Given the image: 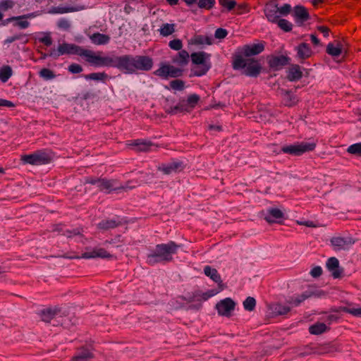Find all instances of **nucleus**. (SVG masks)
<instances>
[{"label": "nucleus", "instance_id": "nucleus-1", "mask_svg": "<svg viewBox=\"0 0 361 361\" xmlns=\"http://www.w3.org/2000/svg\"><path fill=\"white\" fill-rule=\"evenodd\" d=\"M180 245L174 241H169L167 243L158 244L154 250L147 256V262L150 265L158 263H166L173 259V256L178 252Z\"/></svg>", "mask_w": 361, "mask_h": 361}, {"label": "nucleus", "instance_id": "nucleus-2", "mask_svg": "<svg viewBox=\"0 0 361 361\" xmlns=\"http://www.w3.org/2000/svg\"><path fill=\"white\" fill-rule=\"evenodd\" d=\"M192 63L196 66L192 68V74L195 76L201 77L204 75L211 68V54L204 51L192 53Z\"/></svg>", "mask_w": 361, "mask_h": 361}, {"label": "nucleus", "instance_id": "nucleus-3", "mask_svg": "<svg viewBox=\"0 0 361 361\" xmlns=\"http://www.w3.org/2000/svg\"><path fill=\"white\" fill-rule=\"evenodd\" d=\"M235 70L243 69V73L250 77H257L261 72L262 66L258 61L252 59L236 57L233 63Z\"/></svg>", "mask_w": 361, "mask_h": 361}, {"label": "nucleus", "instance_id": "nucleus-4", "mask_svg": "<svg viewBox=\"0 0 361 361\" xmlns=\"http://www.w3.org/2000/svg\"><path fill=\"white\" fill-rule=\"evenodd\" d=\"M87 62L96 67H113L114 56H102L100 52L96 53L92 50L86 49L84 57Z\"/></svg>", "mask_w": 361, "mask_h": 361}, {"label": "nucleus", "instance_id": "nucleus-5", "mask_svg": "<svg viewBox=\"0 0 361 361\" xmlns=\"http://www.w3.org/2000/svg\"><path fill=\"white\" fill-rule=\"evenodd\" d=\"M316 145L314 142H298L292 145H283L279 152L292 156H300L305 152L313 151Z\"/></svg>", "mask_w": 361, "mask_h": 361}, {"label": "nucleus", "instance_id": "nucleus-6", "mask_svg": "<svg viewBox=\"0 0 361 361\" xmlns=\"http://www.w3.org/2000/svg\"><path fill=\"white\" fill-rule=\"evenodd\" d=\"M85 50V49H83L78 45L63 42L60 44L57 49H51L49 56L54 58H57L60 56L67 54L78 55L81 57H84Z\"/></svg>", "mask_w": 361, "mask_h": 361}, {"label": "nucleus", "instance_id": "nucleus-7", "mask_svg": "<svg viewBox=\"0 0 361 361\" xmlns=\"http://www.w3.org/2000/svg\"><path fill=\"white\" fill-rule=\"evenodd\" d=\"M53 159V154L50 151L40 150L33 154H25L22 157L24 163L32 165H42L49 163Z\"/></svg>", "mask_w": 361, "mask_h": 361}, {"label": "nucleus", "instance_id": "nucleus-8", "mask_svg": "<svg viewBox=\"0 0 361 361\" xmlns=\"http://www.w3.org/2000/svg\"><path fill=\"white\" fill-rule=\"evenodd\" d=\"M114 68H118L126 74H133V55L114 56Z\"/></svg>", "mask_w": 361, "mask_h": 361}, {"label": "nucleus", "instance_id": "nucleus-9", "mask_svg": "<svg viewBox=\"0 0 361 361\" xmlns=\"http://www.w3.org/2000/svg\"><path fill=\"white\" fill-rule=\"evenodd\" d=\"M87 183L95 185L99 190L106 193H110L118 188L116 181L114 180L90 178L87 180Z\"/></svg>", "mask_w": 361, "mask_h": 361}, {"label": "nucleus", "instance_id": "nucleus-10", "mask_svg": "<svg viewBox=\"0 0 361 361\" xmlns=\"http://www.w3.org/2000/svg\"><path fill=\"white\" fill-rule=\"evenodd\" d=\"M133 73L137 71H148L153 66L152 59L147 56H133Z\"/></svg>", "mask_w": 361, "mask_h": 361}, {"label": "nucleus", "instance_id": "nucleus-11", "mask_svg": "<svg viewBox=\"0 0 361 361\" xmlns=\"http://www.w3.org/2000/svg\"><path fill=\"white\" fill-rule=\"evenodd\" d=\"M154 73L159 77L166 79L169 77L176 78L180 76L182 71L171 65L161 64Z\"/></svg>", "mask_w": 361, "mask_h": 361}, {"label": "nucleus", "instance_id": "nucleus-12", "mask_svg": "<svg viewBox=\"0 0 361 361\" xmlns=\"http://www.w3.org/2000/svg\"><path fill=\"white\" fill-rule=\"evenodd\" d=\"M235 307V302L230 298L220 300L216 305V309L219 315L230 317Z\"/></svg>", "mask_w": 361, "mask_h": 361}, {"label": "nucleus", "instance_id": "nucleus-13", "mask_svg": "<svg viewBox=\"0 0 361 361\" xmlns=\"http://www.w3.org/2000/svg\"><path fill=\"white\" fill-rule=\"evenodd\" d=\"M293 17L298 25H302L310 19L307 10L303 6L298 5L293 8Z\"/></svg>", "mask_w": 361, "mask_h": 361}, {"label": "nucleus", "instance_id": "nucleus-14", "mask_svg": "<svg viewBox=\"0 0 361 361\" xmlns=\"http://www.w3.org/2000/svg\"><path fill=\"white\" fill-rule=\"evenodd\" d=\"M331 245L336 250H348L355 243L351 237H335L331 240Z\"/></svg>", "mask_w": 361, "mask_h": 361}, {"label": "nucleus", "instance_id": "nucleus-15", "mask_svg": "<svg viewBox=\"0 0 361 361\" xmlns=\"http://www.w3.org/2000/svg\"><path fill=\"white\" fill-rule=\"evenodd\" d=\"M83 9L80 6L59 5L51 7L47 13L49 14H64L79 11Z\"/></svg>", "mask_w": 361, "mask_h": 361}, {"label": "nucleus", "instance_id": "nucleus-16", "mask_svg": "<svg viewBox=\"0 0 361 361\" xmlns=\"http://www.w3.org/2000/svg\"><path fill=\"white\" fill-rule=\"evenodd\" d=\"M264 14L267 20L271 23H276L280 18L279 7L274 3H269L264 8Z\"/></svg>", "mask_w": 361, "mask_h": 361}, {"label": "nucleus", "instance_id": "nucleus-17", "mask_svg": "<svg viewBox=\"0 0 361 361\" xmlns=\"http://www.w3.org/2000/svg\"><path fill=\"white\" fill-rule=\"evenodd\" d=\"M284 214L281 210L277 208L267 209L264 214V219L269 223H279L282 221Z\"/></svg>", "mask_w": 361, "mask_h": 361}, {"label": "nucleus", "instance_id": "nucleus-18", "mask_svg": "<svg viewBox=\"0 0 361 361\" xmlns=\"http://www.w3.org/2000/svg\"><path fill=\"white\" fill-rule=\"evenodd\" d=\"M214 39L212 35H195L188 39L189 45L203 46L212 45Z\"/></svg>", "mask_w": 361, "mask_h": 361}, {"label": "nucleus", "instance_id": "nucleus-19", "mask_svg": "<svg viewBox=\"0 0 361 361\" xmlns=\"http://www.w3.org/2000/svg\"><path fill=\"white\" fill-rule=\"evenodd\" d=\"M264 45L263 43H255L245 45L243 47L242 53L245 56H251L260 54L264 51Z\"/></svg>", "mask_w": 361, "mask_h": 361}, {"label": "nucleus", "instance_id": "nucleus-20", "mask_svg": "<svg viewBox=\"0 0 361 361\" xmlns=\"http://www.w3.org/2000/svg\"><path fill=\"white\" fill-rule=\"evenodd\" d=\"M183 164L180 161H172L159 166V170L164 174H171L183 170Z\"/></svg>", "mask_w": 361, "mask_h": 361}, {"label": "nucleus", "instance_id": "nucleus-21", "mask_svg": "<svg viewBox=\"0 0 361 361\" xmlns=\"http://www.w3.org/2000/svg\"><path fill=\"white\" fill-rule=\"evenodd\" d=\"M326 267L331 272L334 278L336 279L341 276V271L339 270V262L336 257H330L326 262Z\"/></svg>", "mask_w": 361, "mask_h": 361}, {"label": "nucleus", "instance_id": "nucleus-22", "mask_svg": "<svg viewBox=\"0 0 361 361\" xmlns=\"http://www.w3.org/2000/svg\"><path fill=\"white\" fill-rule=\"evenodd\" d=\"M110 255L103 248H97L90 252L82 254V257L85 259H91L95 257L107 258Z\"/></svg>", "mask_w": 361, "mask_h": 361}, {"label": "nucleus", "instance_id": "nucleus-23", "mask_svg": "<svg viewBox=\"0 0 361 361\" xmlns=\"http://www.w3.org/2000/svg\"><path fill=\"white\" fill-rule=\"evenodd\" d=\"M297 56L300 59L309 58L312 55L310 47L306 43L299 44L296 48Z\"/></svg>", "mask_w": 361, "mask_h": 361}, {"label": "nucleus", "instance_id": "nucleus-24", "mask_svg": "<svg viewBox=\"0 0 361 361\" xmlns=\"http://www.w3.org/2000/svg\"><path fill=\"white\" fill-rule=\"evenodd\" d=\"M91 42L96 45H104L107 44L110 41V37L109 35L96 32L90 36Z\"/></svg>", "mask_w": 361, "mask_h": 361}, {"label": "nucleus", "instance_id": "nucleus-25", "mask_svg": "<svg viewBox=\"0 0 361 361\" xmlns=\"http://www.w3.org/2000/svg\"><path fill=\"white\" fill-rule=\"evenodd\" d=\"M288 63V58L284 56H273L269 60V65L271 68L279 69Z\"/></svg>", "mask_w": 361, "mask_h": 361}, {"label": "nucleus", "instance_id": "nucleus-26", "mask_svg": "<svg viewBox=\"0 0 361 361\" xmlns=\"http://www.w3.org/2000/svg\"><path fill=\"white\" fill-rule=\"evenodd\" d=\"M14 20L16 21V25L21 29H25L30 26V23L23 16L9 18L3 23V25H5L9 22Z\"/></svg>", "mask_w": 361, "mask_h": 361}, {"label": "nucleus", "instance_id": "nucleus-27", "mask_svg": "<svg viewBox=\"0 0 361 361\" xmlns=\"http://www.w3.org/2000/svg\"><path fill=\"white\" fill-rule=\"evenodd\" d=\"M13 74L12 68L8 65H4L0 67V81L6 83Z\"/></svg>", "mask_w": 361, "mask_h": 361}, {"label": "nucleus", "instance_id": "nucleus-28", "mask_svg": "<svg viewBox=\"0 0 361 361\" xmlns=\"http://www.w3.org/2000/svg\"><path fill=\"white\" fill-rule=\"evenodd\" d=\"M192 110L188 106L185 100L180 101L176 106L171 108V111H169L172 114H176L178 113H188L190 112Z\"/></svg>", "mask_w": 361, "mask_h": 361}, {"label": "nucleus", "instance_id": "nucleus-29", "mask_svg": "<svg viewBox=\"0 0 361 361\" xmlns=\"http://www.w3.org/2000/svg\"><path fill=\"white\" fill-rule=\"evenodd\" d=\"M326 52L333 57H338L343 52L342 46L338 43L337 44L329 43L326 47Z\"/></svg>", "mask_w": 361, "mask_h": 361}, {"label": "nucleus", "instance_id": "nucleus-30", "mask_svg": "<svg viewBox=\"0 0 361 361\" xmlns=\"http://www.w3.org/2000/svg\"><path fill=\"white\" fill-rule=\"evenodd\" d=\"M204 274L209 277L212 280H213L216 283H221V276L219 274L216 269L212 268L209 266H206L204 268Z\"/></svg>", "mask_w": 361, "mask_h": 361}, {"label": "nucleus", "instance_id": "nucleus-31", "mask_svg": "<svg viewBox=\"0 0 361 361\" xmlns=\"http://www.w3.org/2000/svg\"><path fill=\"white\" fill-rule=\"evenodd\" d=\"M288 78L290 81L298 80L302 77V72L299 66L291 67L288 72Z\"/></svg>", "mask_w": 361, "mask_h": 361}, {"label": "nucleus", "instance_id": "nucleus-32", "mask_svg": "<svg viewBox=\"0 0 361 361\" xmlns=\"http://www.w3.org/2000/svg\"><path fill=\"white\" fill-rule=\"evenodd\" d=\"M131 145L135 147L137 150L148 151L152 146V143L144 140H136L133 142Z\"/></svg>", "mask_w": 361, "mask_h": 361}, {"label": "nucleus", "instance_id": "nucleus-33", "mask_svg": "<svg viewBox=\"0 0 361 361\" xmlns=\"http://www.w3.org/2000/svg\"><path fill=\"white\" fill-rule=\"evenodd\" d=\"M92 357V354L90 350L84 349L78 352L74 357H73V361H87Z\"/></svg>", "mask_w": 361, "mask_h": 361}, {"label": "nucleus", "instance_id": "nucleus-34", "mask_svg": "<svg viewBox=\"0 0 361 361\" xmlns=\"http://www.w3.org/2000/svg\"><path fill=\"white\" fill-rule=\"evenodd\" d=\"M119 222L114 219H104L98 224V227L101 229H109L116 227Z\"/></svg>", "mask_w": 361, "mask_h": 361}, {"label": "nucleus", "instance_id": "nucleus-35", "mask_svg": "<svg viewBox=\"0 0 361 361\" xmlns=\"http://www.w3.org/2000/svg\"><path fill=\"white\" fill-rule=\"evenodd\" d=\"M327 326L324 323H317L310 326L309 331L311 334L318 335L326 331Z\"/></svg>", "mask_w": 361, "mask_h": 361}, {"label": "nucleus", "instance_id": "nucleus-36", "mask_svg": "<svg viewBox=\"0 0 361 361\" xmlns=\"http://www.w3.org/2000/svg\"><path fill=\"white\" fill-rule=\"evenodd\" d=\"M175 32V25L174 24L164 23L163 24L160 29L159 32L160 35L164 37H167L171 35Z\"/></svg>", "mask_w": 361, "mask_h": 361}, {"label": "nucleus", "instance_id": "nucleus-37", "mask_svg": "<svg viewBox=\"0 0 361 361\" xmlns=\"http://www.w3.org/2000/svg\"><path fill=\"white\" fill-rule=\"evenodd\" d=\"M84 78L86 80L104 82L108 78V75L105 73H92L88 75H85Z\"/></svg>", "mask_w": 361, "mask_h": 361}, {"label": "nucleus", "instance_id": "nucleus-38", "mask_svg": "<svg viewBox=\"0 0 361 361\" xmlns=\"http://www.w3.org/2000/svg\"><path fill=\"white\" fill-rule=\"evenodd\" d=\"M189 58L190 56L188 52L185 50L181 49L178 52V56L176 59V62L179 64L185 65L188 63Z\"/></svg>", "mask_w": 361, "mask_h": 361}, {"label": "nucleus", "instance_id": "nucleus-39", "mask_svg": "<svg viewBox=\"0 0 361 361\" xmlns=\"http://www.w3.org/2000/svg\"><path fill=\"white\" fill-rule=\"evenodd\" d=\"M278 26L285 32H290L293 28V24L286 19H279L276 23Z\"/></svg>", "mask_w": 361, "mask_h": 361}, {"label": "nucleus", "instance_id": "nucleus-40", "mask_svg": "<svg viewBox=\"0 0 361 361\" xmlns=\"http://www.w3.org/2000/svg\"><path fill=\"white\" fill-rule=\"evenodd\" d=\"M311 294L307 293V292H305V293H303L302 295H300V296H297L295 298H291L290 300H289V303L291 304L293 306H298L299 305L302 301H304L305 300H306L307 298H308L309 297H310Z\"/></svg>", "mask_w": 361, "mask_h": 361}, {"label": "nucleus", "instance_id": "nucleus-41", "mask_svg": "<svg viewBox=\"0 0 361 361\" xmlns=\"http://www.w3.org/2000/svg\"><path fill=\"white\" fill-rule=\"evenodd\" d=\"M39 42L43 43L46 46L52 44V39L49 32H41L37 37Z\"/></svg>", "mask_w": 361, "mask_h": 361}, {"label": "nucleus", "instance_id": "nucleus-42", "mask_svg": "<svg viewBox=\"0 0 361 361\" xmlns=\"http://www.w3.org/2000/svg\"><path fill=\"white\" fill-rule=\"evenodd\" d=\"M216 4L215 0H199L197 2L200 8L209 10L212 8Z\"/></svg>", "mask_w": 361, "mask_h": 361}, {"label": "nucleus", "instance_id": "nucleus-43", "mask_svg": "<svg viewBox=\"0 0 361 361\" xmlns=\"http://www.w3.org/2000/svg\"><path fill=\"white\" fill-rule=\"evenodd\" d=\"M347 152L351 154L361 157V142L350 145Z\"/></svg>", "mask_w": 361, "mask_h": 361}, {"label": "nucleus", "instance_id": "nucleus-44", "mask_svg": "<svg viewBox=\"0 0 361 361\" xmlns=\"http://www.w3.org/2000/svg\"><path fill=\"white\" fill-rule=\"evenodd\" d=\"M256 305V300L252 297H247L243 302L244 309L247 311H252Z\"/></svg>", "mask_w": 361, "mask_h": 361}, {"label": "nucleus", "instance_id": "nucleus-45", "mask_svg": "<svg viewBox=\"0 0 361 361\" xmlns=\"http://www.w3.org/2000/svg\"><path fill=\"white\" fill-rule=\"evenodd\" d=\"M274 310L276 314L279 315H283L287 314L290 311V307L289 306L279 303L274 305Z\"/></svg>", "mask_w": 361, "mask_h": 361}, {"label": "nucleus", "instance_id": "nucleus-46", "mask_svg": "<svg viewBox=\"0 0 361 361\" xmlns=\"http://www.w3.org/2000/svg\"><path fill=\"white\" fill-rule=\"evenodd\" d=\"M39 75L41 78L46 80H52L55 78V74L54 72L49 68H42L39 71Z\"/></svg>", "mask_w": 361, "mask_h": 361}, {"label": "nucleus", "instance_id": "nucleus-47", "mask_svg": "<svg viewBox=\"0 0 361 361\" xmlns=\"http://www.w3.org/2000/svg\"><path fill=\"white\" fill-rule=\"evenodd\" d=\"M170 87L176 91H181L185 88V82L181 80H174L170 82Z\"/></svg>", "mask_w": 361, "mask_h": 361}, {"label": "nucleus", "instance_id": "nucleus-48", "mask_svg": "<svg viewBox=\"0 0 361 361\" xmlns=\"http://www.w3.org/2000/svg\"><path fill=\"white\" fill-rule=\"evenodd\" d=\"M199 100L200 97L198 95L191 94L188 97L185 102H187L188 106L190 108V109L192 110L197 104Z\"/></svg>", "mask_w": 361, "mask_h": 361}, {"label": "nucleus", "instance_id": "nucleus-49", "mask_svg": "<svg viewBox=\"0 0 361 361\" xmlns=\"http://www.w3.org/2000/svg\"><path fill=\"white\" fill-rule=\"evenodd\" d=\"M56 311L51 308L44 310L42 312V320L44 322H49L54 316Z\"/></svg>", "mask_w": 361, "mask_h": 361}, {"label": "nucleus", "instance_id": "nucleus-50", "mask_svg": "<svg viewBox=\"0 0 361 361\" xmlns=\"http://www.w3.org/2000/svg\"><path fill=\"white\" fill-rule=\"evenodd\" d=\"M219 2L228 11H231L236 5L235 0H219Z\"/></svg>", "mask_w": 361, "mask_h": 361}, {"label": "nucleus", "instance_id": "nucleus-51", "mask_svg": "<svg viewBox=\"0 0 361 361\" xmlns=\"http://www.w3.org/2000/svg\"><path fill=\"white\" fill-rule=\"evenodd\" d=\"M169 47L173 50L180 51L182 49L183 43L180 39H175L169 42Z\"/></svg>", "mask_w": 361, "mask_h": 361}, {"label": "nucleus", "instance_id": "nucleus-52", "mask_svg": "<svg viewBox=\"0 0 361 361\" xmlns=\"http://www.w3.org/2000/svg\"><path fill=\"white\" fill-rule=\"evenodd\" d=\"M13 6L14 2L13 0H2L0 1V10L2 11H6L13 8Z\"/></svg>", "mask_w": 361, "mask_h": 361}, {"label": "nucleus", "instance_id": "nucleus-53", "mask_svg": "<svg viewBox=\"0 0 361 361\" xmlns=\"http://www.w3.org/2000/svg\"><path fill=\"white\" fill-rule=\"evenodd\" d=\"M57 26L61 30H68L71 27V23L66 18H61L57 22Z\"/></svg>", "mask_w": 361, "mask_h": 361}, {"label": "nucleus", "instance_id": "nucleus-54", "mask_svg": "<svg viewBox=\"0 0 361 361\" xmlns=\"http://www.w3.org/2000/svg\"><path fill=\"white\" fill-rule=\"evenodd\" d=\"M292 11V7L288 4H285L280 8H279V11L280 16H288Z\"/></svg>", "mask_w": 361, "mask_h": 361}, {"label": "nucleus", "instance_id": "nucleus-55", "mask_svg": "<svg viewBox=\"0 0 361 361\" xmlns=\"http://www.w3.org/2000/svg\"><path fill=\"white\" fill-rule=\"evenodd\" d=\"M228 35V32L226 29L218 28L214 32V37L216 39H224Z\"/></svg>", "mask_w": 361, "mask_h": 361}, {"label": "nucleus", "instance_id": "nucleus-56", "mask_svg": "<svg viewBox=\"0 0 361 361\" xmlns=\"http://www.w3.org/2000/svg\"><path fill=\"white\" fill-rule=\"evenodd\" d=\"M68 71L72 73H80L82 71V68L77 63H72L68 66Z\"/></svg>", "mask_w": 361, "mask_h": 361}, {"label": "nucleus", "instance_id": "nucleus-57", "mask_svg": "<svg viewBox=\"0 0 361 361\" xmlns=\"http://www.w3.org/2000/svg\"><path fill=\"white\" fill-rule=\"evenodd\" d=\"M346 312L358 317H361V307H350L346 309Z\"/></svg>", "mask_w": 361, "mask_h": 361}, {"label": "nucleus", "instance_id": "nucleus-58", "mask_svg": "<svg viewBox=\"0 0 361 361\" xmlns=\"http://www.w3.org/2000/svg\"><path fill=\"white\" fill-rule=\"evenodd\" d=\"M322 269L319 266L314 267L310 271V274L314 278L319 277V276L322 275Z\"/></svg>", "mask_w": 361, "mask_h": 361}, {"label": "nucleus", "instance_id": "nucleus-59", "mask_svg": "<svg viewBox=\"0 0 361 361\" xmlns=\"http://www.w3.org/2000/svg\"><path fill=\"white\" fill-rule=\"evenodd\" d=\"M283 102L285 105L289 106H292L295 103L294 101H292V95L288 92H286L285 97L283 99Z\"/></svg>", "mask_w": 361, "mask_h": 361}, {"label": "nucleus", "instance_id": "nucleus-60", "mask_svg": "<svg viewBox=\"0 0 361 361\" xmlns=\"http://www.w3.org/2000/svg\"><path fill=\"white\" fill-rule=\"evenodd\" d=\"M1 106L12 108L15 106V104L11 101L0 98V107Z\"/></svg>", "mask_w": 361, "mask_h": 361}, {"label": "nucleus", "instance_id": "nucleus-61", "mask_svg": "<svg viewBox=\"0 0 361 361\" xmlns=\"http://www.w3.org/2000/svg\"><path fill=\"white\" fill-rule=\"evenodd\" d=\"M39 15H40L39 11H35V12L30 13H27L25 15H23V17H25L26 19H32V18L39 16Z\"/></svg>", "mask_w": 361, "mask_h": 361}, {"label": "nucleus", "instance_id": "nucleus-62", "mask_svg": "<svg viewBox=\"0 0 361 361\" xmlns=\"http://www.w3.org/2000/svg\"><path fill=\"white\" fill-rule=\"evenodd\" d=\"M79 233H80V231L78 230V229H73L72 231L67 230L66 231V235L68 238H71V237H73L74 235H78Z\"/></svg>", "mask_w": 361, "mask_h": 361}, {"label": "nucleus", "instance_id": "nucleus-63", "mask_svg": "<svg viewBox=\"0 0 361 361\" xmlns=\"http://www.w3.org/2000/svg\"><path fill=\"white\" fill-rule=\"evenodd\" d=\"M20 39V36L19 35H15V36H11V37H8L6 40H5V43L6 44H11L13 42H15L16 40H18Z\"/></svg>", "mask_w": 361, "mask_h": 361}, {"label": "nucleus", "instance_id": "nucleus-64", "mask_svg": "<svg viewBox=\"0 0 361 361\" xmlns=\"http://www.w3.org/2000/svg\"><path fill=\"white\" fill-rule=\"evenodd\" d=\"M318 29L323 34V35L324 37H328L329 36V30H328L327 27H324V26H320V27H319Z\"/></svg>", "mask_w": 361, "mask_h": 361}]
</instances>
